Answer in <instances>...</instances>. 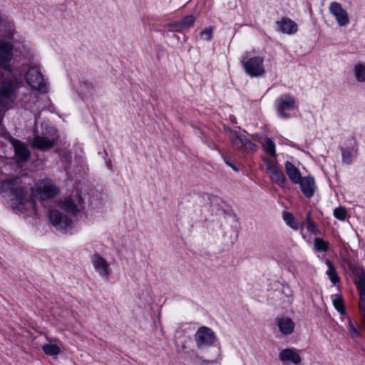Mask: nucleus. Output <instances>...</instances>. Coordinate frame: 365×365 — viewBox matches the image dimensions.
<instances>
[{
    "label": "nucleus",
    "mask_w": 365,
    "mask_h": 365,
    "mask_svg": "<svg viewBox=\"0 0 365 365\" xmlns=\"http://www.w3.org/2000/svg\"><path fill=\"white\" fill-rule=\"evenodd\" d=\"M200 36L202 38L206 41H210L212 36V28L208 27L205 29L200 34Z\"/></svg>",
    "instance_id": "32"
},
{
    "label": "nucleus",
    "mask_w": 365,
    "mask_h": 365,
    "mask_svg": "<svg viewBox=\"0 0 365 365\" xmlns=\"http://www.w3.org/2000/svg\"><path fill=\"white\" fill-rule=\"evenodd\" d=\"M359 294H360L359 309L364 313V312H365V294L364 293H359Z\"/></svg>",
    "instance_id": "35"
},
{
    "label": "nucleus",
    "mask_w": 365,
    "mask_h": 365,
    "mask_svg": "<svg viewBox=\"0 0 365 365\" xmlns=\"http://www.w3.org/2000/svg\"><path fill=\"white\" fill-rule=\"evenodd\" d=\"M93 263L96 270L101 274H108V264L106 260L98 255L93 257Z\"/></svg>",
    "instance_id": "21"
},
{
    "label": "nucleus",
    "mask_w": 365,
    "mask_h": 365,
    "mask_svg": "<svg viewBox=\"0 0 365 365\" xmlns=\"http://www.w3.org/2000/svg\"><path fill=\"white\" fill-rule=\"evenodd\" d=\"M225 161L226 164L228 165L229 166H230L231 168H232L233 170H235L236 171L237 170V169L235 168V167L232 165V163H231L230 162L227 160V159H225Z\"/></svg>",
    "instance_id": "41"
},
{
    "label": "nucleus",
    "mask_w": 365,
    "mask_h": 365,
    "mask_svg": "<svg viewBox=\"0 0 365 365\" xmlns=\"http://www.w3.org/2000/svg\"><path fill=\"white\" fill-rule=\"evenodd\" d=\"M26 80L33 89L42 93L47 92V86L38 67H31L26 74Z\"/></svg>",
    "instance_id": "7"
},
{
    "label": "nucleus",
    "mask_w": 365,
    "mask_h": 365,
    "mask_svg": "<svg viewBox=\"0 0 365 365\" xmlns=\"http://www.w3.org/2000/svg\"><path fill=\"white\" fill-rule=\"evenodd\" d=\"M247 58L248 52L244 53L241 56V62L245 71L252 77L262 76L265 73L263 58L261 56H255L249 59Z\"/></svg>",
    "instance_id": "2"
},
{
    "label": "nucleus",
    "mask_w": 365,
    "mask_h": 365,
    "mask_svg": "<svg viewBox=\"0 0 365 365\" xmlns=\"http://www.w3.org/2000/svg\"><path fill=\"white\" fill-rule=\"evenodd\" d=\"M83 199L78 195L65 197L58 202V206L68 215L76 216L82 210Z\"/></svg>",
    "instance_id": "5"
},
{
    "label": "nucleus",
    "mask_w": 365,
    "mask_h": 365,
    "mask_svg": "<svg viewBox=\"0 0 365 365\" xmlns=\"http://www.w3.org/2000/svg\"><path fill=\"white\" fill-rule=\"evenodd\" d=\"M49 222L58 231L66 232L72 227L73 220L70 216L58 210H52L48 215Z\"/></svg>",
    "instance_id": "6"
},
{
    "label": "nucleus",
    "mask_w": 365,
    "mask_h": 365,
    "mask_svg": "<svg viewBox=\"0 0 365 365\" xmlns=\"http://www.w3.org/2000/svg\"><path fill=\"white\" fill-rule=\"evenodd\" d=\"M330 280L333 284H336L339 281V277L338 275H329Z\"/></svg>",
    "instance_id": "38"
},
{
    "label": "nucleus",
    "mask_w": 365,
    "mask_h": 365,
    "mask_svg": "<svg viewBox=\"0 0 365 365\" xmlns=\"http://www.w3.org/2000/svg\"><path fill=\"white\" fill-rule=\"evenodd\" d=\"M307 230H308V232L315 234V235H317L319 232V230L318 229L317 225L314 223V222H309L307 224Z\"/></svg>",
    "instance_id": "33"
},
{
    "label": "nucleus",
    "mask_w": 365,
    "mask_h": 365,
    "mask_svg": "<svg viewBox=\"0 0 365 365\" xmlns=\"http://www.w3.org/2000/svg\"><path fill=\"white\" fill-rule=\"evenodd\" d=\"M13 45L0 38V66L8 71H11L9 62L13 57Z\"/></svg>",
    "instance_id": "11"
},
{
    "label": "nucleus",
    "mask_w": 365,
    "mask_h": 365,
    "mask_svg": "<svg viewBox=\"0 0 365 365\" xmlns=\"http://www.w3.org/2000/svg\"><path fill=\"white\" fill-rule=\"evenodd\" d=\"M332 303L336 309L340 313H344V302L342 298L339 295H334L332 297Z\"/></svg>",
    "instance_id": "28"
},
{
    "label": "nucleus",
    "mask_w": 365,
    "mask_h": 365,
    "mask_svg": "<svg viewBox=\"0 0 365 365\" xmlns=\"http://www.w3.org/2000/svg\"><path fill=\"white\" fill-rule=\"evenodd\" d=\"M284 167L289 180L294 184L299 182V180L302 178L299 169L289 161L285 162Z\"/></svg>",
    "instance_id": "18"
},
{
    "label": "nucleus",
    "mask_w": 365,
    "mask_h": 365,
    "mask_svg": "<svg viewBox=\"0 0 365 365\" xmlns=\"http://www.w3.org/2000/svg\"><path fill=\"white\" fill-rule=\"evenodd\" d=\"M227 133L232 146L235 149L242 152H254L256 150L257 145L245 135L231 129H229Z\"/></svg>",
    "instance_id": "3"
},
{
    "label": "nucleus",
    "mask_w": 365,
    "mask_h": 365,
    "mask_svg": "<svg viewBox=\"0 0 365 365\" xmlns=\"http://www.w3.org/2000/svg\"><path fill=\"white\" fill-rule=\"evenodd\" d=\"M12 145L19 162H26L29 159L30 152L23 143L18 140H13Z\"/></svg>",
    "instance_id": "15"
},
{
    "label": "nucleus",
    "mask_w": 365,
    "mask_h": 365,
    "mask_svg": "<svg viewBox=\"0 0 365 365\" xmlns=\"http://www.w3.org/2000/svg\"><path fill=\"white\" fill-rule=\"evenodd\" d=\"M361 322H362L363 326L365 327V312L364 313H362Z\"/></svg>",
    "instance_id": "43"
},
{
    "label": "nucleus",
    "mask_w": 365,
    "mask_h": 365,
    "mask_svg": "<svg viewBox=\"0 0 365 365\" xmlns=\"http://www.w3.org/2000/svg\"><path fill=\"white\" fill-rule=\"evenodd\" d=\"M195 21V18L192 15L185 16L180 21L173 24L175 31H184L192 26Z\"/></svg>",
    "instance_id": "22"
},
{
    "label": "nucleus",
    "mask_w": 365,
    "mask_h": 365,
    "mask_svg": "<svg viewBox=\"0 0 365 365\" xmlns=\"http://www.w3.org/2000/svg\"><path fill=\"white\" fill-rule=\"evenodd\" d=\"M269 175L271 180L277 184L279 186L284 187L286 182V177L283 172L277 167L267 172Z\"/></svg>",
    "instance_id": "20"
},
{
    "label": "nucleus",
    "mask_w": 365,
    "mask_h": 365,
    "mask_svg": "<svg viewBox=\"0 0 365 365\" xmlns=\"http://www.w3.org/2000/svg\"><path fill=\"white\" fill-rule=\"evenodd\" d=\"M283 220L287 226L294 230H297L299 228L302 229L303 227V225H300L294 216L290 212H284Z\"/></svg>",
    "instance_id": "24"
},
{
    "label": "nucleus",
    "mask_w": 365,
    "mask_h": 365,
    "mask_svg": "<svg viewBox=\"0 0 365 365\" xmlns=\"http://www.w3.org/2000/svg\"><path fill=\"white\" fill-rule=\"evenodd\" d=\"M82 88H87L88 90H92L93 86L91 84H89L88 83H83L81 85Z\"/></svg>",
    "instance_id": "39"
},
{
    "label": "nucleus",
    "mask_w": 365,
    "mask_h": 365,
    "mask_svg": "<svg viewBox=\"0 0 365 365\" xmlns=\"http://www.w3.org/2000/svg\"><path fill=\"white\" fill-rule=\"evenodd\" d=\"M329 11L339 26H346L349 24V14L339 2L332 1L329 4Z\"/></svg>",
    "instance_id": "12"
},
{
    "label": "nucleus",
    "mask_w": 365,
    "mask_h": 365,
    "mask_svg": "<svg viewBox=\"0 0 365 365\" xmlns=\"http://www.w3.org/2000/svg\"><path fill=\"white\" fill-rule=\"evenodd\" d=\"M274 157L264 158L263 160L266 165V172H268L275 168H277V161Z\"/></svg>",
    "instance_id": "30"
},
{
    "label": "nucleus",
    "mask_w": 365,
    "mask_h": 365,
    "mask_svg": "<svg viewBox=\"0 0 365 365\" xmlns=\"http://www.w3.org/2000/svg\"><path fill=\"white\" fill-rule=\"evenodd\" d=\"M279 358L284 364L292 362L294 364H299L302 361L299 354L292 349L282 350L279 354Z\"/></svg>",
    "instance_id": "16"
},
{
    "label": "nucleus",
    "mask_w": 365,
    "mask_h": 365,
    "mask_svg": "<svg viewBox=\"0 0 365 365\" xmlns=\"http://www.w3.org/2000/svg\"><path fill=\"white\" fill-rule=\"evenodd\" d=\"M313 242L316 252H327L329 250V243L322 238H315Z\"/></svg>",
    "instance_id": "27"
},
{
    "label": "nucleus",
    "mask_w": 365,
    "mask_h": 365,
    "mask_svg": "<svg viewBox=\"0 0 365 365\" xmlns=\"http://www.w3.org/2000/svg\"><path fill=\"white\" fill-rule=\"evenodd\" d=\"M275 322L282 334L289 335L293 333L295 324L289 317H277L275 319Z\"/></svg>",
    "instance_id": "14"
},
{
    "label": "nucleus",
    "mask_w": 365,
    "mask_h": 365,
    "mask_svg": "<svg viewBox=\"0 0 365 365\" xmlns=\"http://www.w3.org/2000/svg\"><path fill=\"white\" fill-rule=\"evenodd\" d=\"M182 349H185L186 348L185 344H182Z\"/></svg>",
    "instance_id": "44"
},
{
    "label": "nucleus",
    "mask_w": 365,
    "mask_h": 365,
    "mask_svg": "<svg viewBox=\"0 0 365 365\" xmlns=\"http://www.w3.org/2000/svg\"><path fill=\"white\" fill-rule=\"evenodd\" d=\"M295 103V98L289 94H284L279 96L277 99V111L278 115L282 118H288L289 115L286 113V110L294 109Z\"/></svg>",
    "instance_id": "10"
},
{
    "label": "nucleus",
    "mask_w": 365,
    "mask_h": 365,
    "mask_svg": "<svg viewBox=\"0 0 365 365\" xmlns=\"http://www.w3.org/2000/svg\"><path fill=\"white\" fill-rule=\"evenodd\" d=\"M16 96L14 81L12 79L3 81L0 84V104L7 105L14 100Z\"/></svg>",
    "instance_id": "9"
},
{
    "label": "nucleus",
    "mask_w": 365,
    "mask_h": 365,
    "mask_svg": "<svg viewBox=\"0 0 365 365\" xmlns=\"http://www.w3.org/2000/svg\"><path fill=\"white\" fill-rule=\"evenodd\" d=\"M277 24L279 26L280 31L284 34L291 35L297 31V24L288 18H282L277 21Z\"/></svg>",
    "instance_id": "17"
},
{
    "label": "nucleus",
    "mask_w": 365,
    "mask_h": 365,
    "mask_svg": "<svg viewBox=\"0 0 365 365\" xmlns=\"http://www.w3.org/2000/svg\"><path fill=\"white\" fill-rule=\"evenodd\" d=\"M356 285L359 293L365 294V275H360L359 279L356 281Z\"/></svg>",
    "instance_id": "31"
},
{
    "label": "nucleus",
    "mask_w": 365,
    "mask_h": 365,
    "mask_svg": "<svg viewBox=\"0 0 365 365\" xmlns=\"http://www.w3.org/2000/svg\"><path fill=\"white\" fill-rule=\"evenodd\" d=\"M213 363H215V361H207V360H203V361H202V364H205V365H207V364H213Z\"/></svg>",
    "instance_id": "42"
},
{
    "label": "nucleus",
    "mask_w": 365,
    "mask_h": 365,
    "mask_svg": "<svg viewBox=\"0 0 365 365\" xmlns=\"http://www.w3.org/2000/svg\"><path fill=\"white\" fill-rule=\"evenodd\" d=\"M351 158H352V155L349 151L343 150L342 159L344 163H349L351 160Z\"/></svg>",
    "instance_id": "34"
},
{
    "label": "nucleus",
    "mask_w": 365,
    "mask_h": 365,
    "mask_svg": "<svg viewBox=\"0 0 365 365\" xmlns=\"http://www.w3.org/2000/svg\"><path fill=\"white\" fill-rule=\"evenodd\" d=\"M297 184L299 185L301 191L306 197H313L316 190L315 180L313 177H302Z\"/></svg>",
    "instance_id": "13"
},
{
    "label": "nucleus",
    "mask_w": 365,
    "mask_h": 365,
    "mask_svg": "<svg viewBox=\"0 0 365 365\" xmlns=\"http://www.w3.org/2000/svg\"><path fill=\"white\" fill-rule=\"evenodd\" d=\"M312 222L313 221L311 219V212H309L307 213V215H306V222L307 224L309 222Z\"/></svg>",
    "instance_id": "40"
},
{
    "label": "nucleus",
    "mask_w": 365,
    "mask_h": 365,
    "mask_svg": "<svg viewBox=\"0 0 365 365\" xmlns=\"http://www.w3.org/2000/svg\"><path fill=\"white\" fill-rule=\"evenodd\" d=\"M354 75L357 82H365V64L356 63L354 66Z\"/></svg>",
    "instance_id": "25"
},
{
    "label": "nucleus",
    "mask_w": 365,
    "mask_h": 365,
    "mask_svg": "<svg viewBox=\"0 0 365 365\" xmlns=\"http://www.w3.org/2000/svg\"><path fill=\"white\" fill-rule=\"evenodd\" d=\"M349 330L356 336H360V333L359 331V330L356 329V327H355L354 326V324H352V322L351 321H349Z\"/></svg>",
    "instance_id": "36"
},
{
    "label": "nucleus",
    "mask_w": 365,
    "mask_h": 365,
    "mask_svg": "<svg viewBox=\"0 0 365 365\" xmlns=\"http://www.w3.org/2000/svg\"><path fill=\"white\" fill-rule=\"evenodd\" d=\"M54 138H48L47 137L37 135L34 138L33 145L38 149L46 150L52 148L54 145Z\"/></svg>",
    "instance_id": "19"
},
{
    "label": "nucleus",
    "mask_w": 365,
    "mask_h": 365,
    "mask_svg": "<svg viewBox=\"0 0 365 365\" xmlns=\"http://www.w3.org/2000/svg\"><path fill=\"white\" fill-rule=\"evenodd\" d=\"M47 340L49 341V344H44L42 346L43 352L50 356H56L59 354L61 351L60 346L57 344L53 343L55 342L56 340L48 338Z\"/></svg>",
    "instance_id": "23"
},
{
    "label": "nucleus",
    "mask_w": 365,
    "mask_h": 365,
    "mask_svg": "<svg viewBox=\"0 0 365 365\" xmlns=\"http://www.w3.org/2000/svg\"><path fill=\"white\" fill-rule=\"evenodd\" d=\"M36 192L38 198L43 201L53 198L59 193L60 190L51 179L46 178L36 184Z\"/></svg>",
    "instance_id": "4"
},
{
    "label": "nucleus",
    "mask_w": 365,
    "mask_h": 365,
    "mask_svg": "<svg viewBox=\"0 0 365 365\" xmlns=\"http://www.w3.org/2000/svg\"><path fill=\"white\" fill-rule=\"evenodd\" d=\"M30 190L29 187L23 185L19 178L0 182V191L13 195L19 204L18 208L22 212L35 209L36 203L29 192Z\"/></svg>",
    "instance_id": "1"
},
{
    "label": "nucleus",
    "mask_w": 365,
    "mask_h": 365,
    "mask_svg": "<svg viewBox=\"0 0 365 365\" xmlns=\"http://www.w3.org/2000/svg\"><path fill=\"white\" fill-rule=\"evenodd\" d=\"M327 264L328 268H329V270L327 271V274H334L335 271H334V269L332 267L331 262L327 261Z\"/></svg>",
    "instance_id": "37"
},
{
    "label": "nucleus",
    "mask_w": 365,
    "mask_h": 365,
    "mask_svg": "<svg viewBox=\"0 0 365 365\" xmlns=\"http://www.w3.org/2000/svg\"><path fill=\"white\" fill-rule=\"evenodd\" d=\"M334 216L339 220H344L346 217V210L342 207H338L334 210Z\"/></svg>",
    "instance_id": "29"
},
{
    "label": "nucleus",
    "mask_w": 365,
    "mask_h": 365,
    "mask_svg": "<svg viewBox=\"0 0 365 365\" xmlns=\"http://www.w3.org/2000/svg\"><path fill=\"white\" fill-rule=\"evenodd\" d=\"M263 149L264 152L269 155L270 157H275L276 155V150H275V143L272 141V140L269 138H266L264 139V142L262 144Z\"/></svg>",
    "instance_id": "26"
},
{
    "label": "nucleus",
    "mask_w": 365,
    "mask_h": 365,
    "mask_svg": "<svg viewBox=\"0 0 365 365\" xmlns=\"http://www.w3.org/2000/svg\"><path fill=\"white\" fill-rule=\"evenodd\" d=\"M216 340L214 331L207 327H200L195 334V341L198 349L213 345Z\"/></svg>",
    "instance_id": "8"
}]
</instances>
